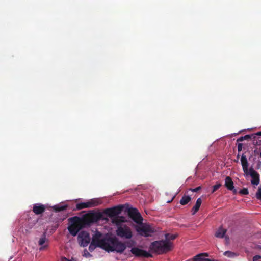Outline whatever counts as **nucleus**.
I'll return each mask as SVG.
<instances>
[{
	"mask_svg": "<svg viewBox=\"0 0 261 261\" xmlns=\"http://www.w3.org/2000/svg\"><path fill=\"white\" fill-rule=\"evenodd\" d=\"M104 219L103 214L100 212L88 213L81 217L74 216L68 219L70 225L68 227V230L72 236H76L83 228Z\"/></svg>",
	"mask_w": 261,
	"mask_h": 261,
	"instance_id": "1",
	"label": "nucleus"
},
{
	"mask_svg": "<svg viewBox=\"0 0 261 261\" xmlns=\"http://www.w3.org/2000/svg\"><path fill=\"white\" fill-rule=\"evenodd\" d=\"M102 233L96 231L92 238V244H94L98 247H100L106 251L122 253L126 249L125 243L118 240L116 237H109L108 238L101 239Z\"/></svg>",
	"mask_w": 261,
	"mask_h": 261,
	"instance_id": "2",
	"label": "nucleus"
},
{
	"mask_svg": "<svg viewBox=\"0 0 261 261\" xmlns=\"http://www.w3.org/2000/svg\"><path fill=\"white\" fill-rule=\"evenodd\" d=\"M149 250L152 253L158 254H166L171 251L173 248V243L167 240L155 241L151 243Z\"/></svg>",
	"mask_w": 261,
	"mask_h": 261,
	"instance_id": "3",
	"label": "nucleus"
},
{
	"mask_svg": "<svg viewBox=\"0 0 261 261\" xmlns=\"http://www.w3.org/2000/svg\"><path fill=\"white\" fill-rule=\"evenodd\" d=\"M123 206L121 205L114 206L112 208H107L104 210V213L112 218V221L113 223L117 225L120 224L122 222H125V217L123 216H118L123 210Z\"/></svg>",
	"mask_w": 261,
	"mask_h": 261,
	"instance_id": "4",
	"label": "nucleus"
},
{
	"mask_svg": "<svg viewBox=\"0 0 261 261\" xmlns=\"http://www.w3.org/2000/svg\"><path fill=\"white\" fill-rule=\"evenodd\" d=\"M137 231L141 236L144 237H152L156 232L154 228L150 225H144L137 229Z\"/></svg>",
	"mask_w": 261,
	"mask_h": 261,
	"instance_id": "5",
	"label": "nucleus"
},
{
	"mask_svg": "<svg viewBox=\"0 0 261 261\" xmlns=\"http://www.w3.org/2000/svg\"><path fill=\"white\" fill-rule=\"evenodd\" d=\"M101 203L100 200L98 199H92L86 202L77 203L76 205V209L77 210L92 207L98 205Z\"/></svg>",
	"mask_w": 261,
	"mask_h": 261,
	"instance_id": "6",
	"label": "nucleus"
},
{
	"mask_svg": "<svg viewBox=\"0 0 261 261\" xmlns=\"http://www.w3.org/2000/svg\"><path fill=\"white\" fill-rule=\"evenodd\" d=\"M129 217L136 223L140 224L142 223L143 218L139 213L137 209L130 208L128 211Z\"/></svg>",
	"mask_w": 261,
	"mask_h": 261,
	"instance_id": "7",
	"label": "nucleus"
},
{
	"mask_svg": "<svg viewBox=\"0 0 261 261\" xmlns=\"http://www.w3.org/2000/svg\"><path fill=\"white\" fill-rule=\"evenodd\" d=\"M77 240L81 246L86 247L90 241L89 234L85 231H81L78 235Z\"/></svg>",
	"mask_w": 261,
	"mask_h": 261,
	"instance_id": "8",
	"label": "nucleus"
},
{
	"mask_svg": "<svg viewBox=\"0 0 261 261\" xmlns=\"http://www.w3.org/2000/svg\"><path fill=\"white\" fill-rule=\"evenodd\" d=\"M130 252L136 257L145 258H149L152 257V255L146 251L135 247H133L131 249Z\"/></svg>",
	"mask_w": 261,
	"mask_h": 261,
	"instance_id": "9",
	"label": "nucleus"
},
{
	"mask_svg": "<svg viewBox=\"0 0 261 261\" xmlns=\"http://www.w3.org/2000/svg\"><path fill=\"white\" fill-rule=\"evenodd\" d=\"M117 234L121 237L126 239H130L132 237V233L128 227H119L116 231Z\"/></svg>",
	"mask_w": 261,
	"mask_h": 261,
	"instance_id": "10",
	"label": "nucleus"
},
{
	"mask_svg": "<svg viewBox=\"0 0 261 261\" xmlns=\"http://www.w3.org/2000/svg\"><path fill=\"white\" fill-rule=\"evenodd\" d=\"M248 174L252 178L251 182L253 185H258L259 183V174L255 171L253 168H250L248 171Z\"/></svg>",
	"mask_w": 261,
	"mask_h": 261,
	"instance_id": "11",
	"label": "nucleus"
},
{
	"mask_svg": "<svg viewBox=\"0 0 261 261\" xmlns=\"http://www.w3.org/2000/svg\"><path fill=\"white\" fill-rule=\"evenodd\" d=\"M45 210V206L41 203H36L33 205L32 211L36 215L42 214Z\"/></svg>",
	"mask_w": 261,
	"mask_h": 261,
	"instance_id": "12",
	"label": "nucleus"
},
{
	"mask_svg": "<svg viewBox=\"0 0 261 261\" xmlns=\"http://www.w3.org/2000/svg\"><path fill=\"white\" fill-rule=\"evenodd\" d=\"M241 162L242 166V168L245 174H248V163L247 160L246 156L244 154L242 155L241 158Z\"/></svg>",
	"mask_w": 261,
	"mask_h": 261,
	"instance_id": "13",
	"label": "nucleus"
},
{
	"mask_svg": "<svg viewBox=\"0 0 261 261\" xmlns=\"http://www.w3.org/2000/svg\"><path fill=\"white\" fill-rule=\"evenodd\" d=\"M225 186L229 190H232L234 188L233 182L231 178L229 176H227L225 179Z\"/></svg>",
	"mask_w": 261,
	"mask_h": 261,
	"instance_id": "14",
	"label": "nucleus"
},
{
	"mask_svg": "<svg viewBox=\"0 0 261 261\" xmlns=\"http://www.w3.org/2000/svg\"><path fill=\"white\" fill-rule=\"evenodd\" d=\"M202 203V200L200 198L197 199L195 205L192 209V214L194 215L199 210L200 206Z\"/></svg>",
	"mask_w": 261,
	"mask_h": 261,
	"instance_id": "15",
	"label": "nucleus"
},
{
	"mask_svg": "<svg viewBox=\"0 0 261 261\" xmlns=\"http://www.w3.org/2000/svg\"><path fill=\"white\" fill-rule=\"evenodd\" d=\"M226 232V229H224L222 227H220L215 233V237L219 238H223L224 237Z\"/></svg>",
	"mask_w": 261,
	"mask_h": 261,
	"instance_id": "16",
	"label": "nucleus"
},
{
	"mask_svg": "<svg viewBox=\"0 0 261 261\" xmlns=\"http://www.w3.org/2000/svg\"><path fill=\"white\" fill-rule=\"evenodd\" d=\"M207 256V253H200L194 257L192 261H206L205 257Z\"/></svg>",
	"mask_w": 261,
	"mask_h": 261,
	"instance_id": "17",
	"label": "nucleus"
},
{
	"mask_svg": "<svg viewBox=\"0 0 261 261\" xmlns=\"http://www.w3.org/2000/svg\"><path fill=\"white\" fill-rule=\"evenodd\" d=\"M67 207V204L56 205L53 206V209L56 212H59L66 210Z\"/></svg>",
	"mask_w": 261,
	"mask_h": 261,
	"instance_id": "18",
	"label": "nucleus"
},
{
	"mask_svg": "<svg viewBox=\"0 0 261 261\" xmlns=\"http://www.w3.org/2000/svg\"><path fill=\"white\" fill-rule=\"evenodd\" d=\"M191 200V198L188 196L184 195L180 200V204L182 205L187 204Z\"/></svg>",
	"mask_w": 261,
	"mask_h": 261,
	"instance_id": "19",
	"label": "nucleus"
},
{
	"mask_svg": "<svg viewBox=\"0 0 261 261\" xmlns=\"http://www.w3.org/2000/svg\"><path fill=\"white\" fill-rule=\"evenodd\" d=\"M223 254L229 258H233L237 256V254L230 251H226L224 252Z\"/></svg>",
	"mask_w": 261,
	"mask_h": 261,
	"instance_id": "20",
	"label": "nucleus"
},
{
	"mask_svg": "<svg viewBox=\"0 0 261 261\" xmlns=\"http://www.w3.org/2000/svg\"><path fill=\"white\" fill-rule=\"evenodd\" d=\"M177 236L176 234L167 233L165 234V239L164 240H167L168 241L174 240L176 238Z\"/></svg>",
	"mask_w": 261,
	"mask_h": 261,
	"instance_id": "21",
	"label": "nucleus"
},
{
	"mask_svg": "<svg viewBox=\"0 0 261 261\" xmlns=\"http://www.w3.org/2000/svg\"><path fill=\"white\" fill-rule=\"evenodd\" d=\"M251 138V136L249 135H246L244 136H242L237 139V142L243 141L245 140H248Z\"/></svg>",
	"mask_w": 261,
	"mask_h": 261,
	"instance_id": "22",
	"label": "nucleus"
},
{
	"mask_svg": "<svg viewBox=\"0 0 261 261\" xmlns=\"http://www.w3.org/2000/svg\"><path fill=\"white\" fill-rule=\"evenodd\" d=\"M221 186L222 185L220 183H217V184L214 185L213 187V190H212V193H214L216 191H217L218 189H219Z\"/></svg>",
	"mask_w": 261,
	"mask_h": 261,
	"instance_id": "23",
	"label": "nucleus"
},
{
	"mask_svg": "<svg viewBox=\"0 0 261 261\" xmlns=\"http://www.w3.org/2000/svg\"><path fill=\"white\" fill-rule=\"evenodd\" d=\"M239 193L241 195H247L248 194V191L247 188H244L240 190Z\"/></svg>",
	"mask_w": 261,
	"mask_h": 261,
	"instance_id": "24",
	"label": "nucleus"
},
{
	"mask_svg": "<svg viewBox=\"0 0 261 261\" xmlns=\"http://www.w3.org/2000/svg\"><path fill=\"white\" fill-rule=\"evenodd\" d=\"M256 197L257 199L261 200V188H258L256 193Z\"/></svg>",
	"mask_w": 261,
	"mask_h": 261,
	"instance_id": "25",
	"label": "nucleus"
},
{
	"mask_svg": "<svg viewBox=\"0 0 261 261\" xmlns=\"http://www.w3.org/2000/svg\"><path fill=\"white\" fill-rule=\"evenodd\" d=\"M96 247H98L97 246H96L94 244H92V242H91V244L89 247V250L90 251L92 252L93 251Z\"/></svg>",
	"mask_w": 261,
	"mask_h": 261,
	"instance_id": "26",
	"label": "nucleus"
},
{
	"mask_svg": "<svg viewBox=\"0 0 261 261\" xmlns=\"http://www.w3.org/2000/svg\"><path fill=\"white\" fill-rule=\"evenodd\" d=\"M46 241V238L45 237H42L40 239L38 244L39 245H42Z\"/></svg>",
	"mask_w": 261,
	"mask_h": 261,
	"instance_id": "27",
	"label": "nucleus"
},
{
	"mask_svg": "<svg viewBox=\"0 0 261 261\" xmlns=\"http://www.w3.org/2000/svg\"><path fill=\"white\" fill-rule=\"evenodd\" d=\"M253 261H261V256L260 255H255L253 256Z\"/></svg>",
	"mask_w": 261,
	"mask_h": 261,
	"instance_id": "28",
	"label": "nucleus"
},
{
	"mask_svg": "<svg viewBox=\"0 0 261 261\" xmlns=\"http://www.w3.org/2000/svg\"><path fill=\"white\" fill-rule=\"evenodd\" d=\"M83 256L87 257H90L92 255L90 254V253L88 251H87V250H85L84 254L83 255Z\"/></svg>",
	"mask_w": 261,
	"mask_h": 261,
	"instance_id": "29",
	"label": "nucleus"
},
{
	"mask_svg": "<svg viewBox=\"0 0 261 261\" xmlns=\"http://www.w3.org/2000/svg\"><path fill=\"white\" fill-rule=\"evenodd\" d=\"M242 143H239L238 144L237 149L238 152H240L242 150Z\"/></svg>",
	"mask_w": 261,
	"mask_h": 261,
	"instance_id": "30",
	"label": "nucleus"
},
{
	"mask_svg": "<svg viewBox=\"0 0 261 261\" xmlns=\"http://www.w3.org/2000/svg\"><path fill=\"white\" fill-rule=\"evenodd\" d=\"M201 189V187L200 186L199 187H197L194 189H192L191 190L193 191V192H198L200 189Z\"/></svg>",
	"mask_w": 261,
	"mask_h": 261,
	"instance_id": "31",
	"label": "nucleus"
},
{
	"mask_svg": "<svg viewBox=\"0 0 261 261\" xmlns=\"http://www.w3.org/2000/svg\"><path fill=\"white\" fill-rule=\"evenodd\" d=\"M254 136V138L256 137V136H261V130L257 132L256 133L253 135Z\"/></svg>",
	"mask_w": 261,
	"mask_h": 261,
	"instance_id": "32",
	"label": "nucleus"
},
{
	"mask_svg": "<svg viewBox=\"0 0 261 261\" xmlns=\"http://www.w3.org/2000/svg\"><path fill=\"white\" fill-rule=\"evenodd\" d=\"M61 261H69V259H67L66 257H62Z\"/></svg>",
	"mask_w": 261,
	"mask_h": 261,
	"instance_id": "33",
	"label": "nucleus"
},
{
	"mask_svg": "<svg viewBox=\"0 0 261 261\" xmlns=\"http://www.w3.org/2000/svg\"><path fill=\"white\" fill-rule=\"evenodd\" d=\"M233 194H236L237 193V191L236 189H234V187L233 188V189L232 190H231Z\"/></svg>",
	"mask_w": 261,
	"mask_h": 261,
	"instance_id": "34",
	"label": "nucleus"
},
{
	"mask_svg": "<svg viewBox=\"0 0 261 261\" xmlns=\"http://www.w3.org/2000/svg\"><path fill=\"white\" fill-rule=\"evenodd\" d=\"M206 261H217V260L216 259H210L206 258Z\"/></svg>",
	"mask_w": 261,
	"mask_h": 261,
	"instance_id": "35",
	"label": "nucleus"
},
{
	"mask_svg": "<svg viewBox=\"0 0 261 261\" xmlns=\"http://www.w3.org/2000/svg\"><path fill=\"white\" fill-rule=\"evenodd\" d=\"M224 237H225V239H226V240L227 241H229V237H227V236H224Z\"/></svg>",
	"mask_w": 261,
	"mask_h": 261,
	"instance_id": "36",
	"label": "nucleus"
},
{
	"mask_svg": "<svg viewBox=\"0 0 261 261\" xmlns=\"http://www.w3.org/2000/svg\"><path fill=\"white\" fill-rule=\"evenodd\" d=\"M239 156H240V155H239V154H238V155H237V159H238L239 158Z\"/></svg>",
	"mask_w": 261,
	"mask_h": 261,
	"instance_id": "37",
	"label": "nucleus"
},
{
	"mask_svg": "<svg viewBox=\"0 0 261 261\" xmlns=\"http://www.w3.org/2000/svg\"><path fill=\"white\" fill-rule=\"evenodd\" d=\"M238 159H237V160H236L234 161H235V162H238Z\"/></svg>",
	"mask_w": 261,
	"mask_h": 261,
	"instance_id": "38",
	"label": "nucleus"
},
{
	"mask_svg": "<svg viewBox=\"0 0 261 261\" xmlns=\"http://www.w3.org/2000/svg\"><path fill=\"white\" fill-rule=\"evenodd\" d=\"M259 248L260 249H261V246H260V247H259Z\"/></svg>",
	"mask_w": 261,
	"mask_h": 261,
	"instance_id": "39",
	"label": "nucleus"
},
{
	"mask_svg": "<svg viewBox=\"0 0 261 261\" xmlns=\"http://www.w3.org/2000/svg\"><path fill=\"white\" fill-rule=\"evenodd\" d=\"M260 156L261 157V152L260 153Z\"/></svg>",
	"mask_w": 261,
	"mask_h": 261,
	"instance_id": "40",
	"label": "nucleus"
},
{
	"mask_svg": "<svg viewBox=\"0 0 261 261\" xmlns=\"http://www.w3.org/2000/svg\"><path fill=\"white\" fill-rule=\"evenodd\" d=\"M69 261H71V260H69Z\"/></svg>",
	"mask_w": 261,
	"mask_h": 261,
	"instance_id": "41",
	"label": "nucleus"
}]
</instances>
